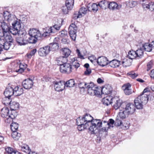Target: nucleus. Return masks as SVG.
Returning a JSON list of instances; mask_svg holds the SVG:
<instances>
[{
    "mask_svg": "<svg viewBox=\"0 0 154 154\" xmlns=\"http://www.w3.org/2000/svg\"><path fill=\"white\" fill-rule=\"evenodd\" d=\"M152 66V63L151 62H149L148 63L147 65V71H148L151 68Z\"/></svg>",
    "mask_w": 154,
    "mask_h": 154,
    "instance_id": "obj_64",
    "label": "nucleus"
},
{
    "mask_svg": "<svg viewBox=\"0 0 154 154\" xmlns=\"http://www.w3.org/2000/svg\"><path fill=\"white\" fill-rule=\"evenodd\" d=\"M78 86L80 88H86L87 86L88 83H87L83 82H79L78 83Z\"/></svg>",
    "mask_w": 154,
    "mask_h": 154,
    "instance_id": "obj_51",
    "label": "nucleus"
},
{
    "mask_svg": "<svg viewBox=\"0 0 154 154\" xmlns=\"http://www.w3.org/2000/svg\"><path fill=\"white\" fill-rule=\"evenodd\" d=\"M83 117L91 134L97 133L98 131L97 129L102 125L101 119H94L90 115L88 114L84 115Z\"/></svg>",
    "mask_w": 154,
    "mask_h": 154,
    "instance_id": "obj_1",
    "label": "nucleus"
},
{
    "mask_svg": "<svg viewBox=\"0 0 154 154\" xmlns=\"http://www.w3.org/2000/svg\"><path fill=\"white\" fill-rule=\"evenodd\" d=\"M62 54L64 55V57H66V58L71 53V51L70 50L67 48H64L62 49Z\"/></svg>",
    "mask_w": 154,
    "mask_h": 154,
    "instance_id": "obj_42",
    "label": "nucleus"
},
{
    "mask_svg": "<svg viewBox=\"0 0 154 154\" xmlns=\"http://www.w3.org/2000/svg\"><path fill=\"white\" fill-rule=\"evenodd\" d=\"M76 123L77 125H82L85 128H87V125L86 124L84 119L83 117H79L76 119Z\"/></svg>",
    "mask_w": 154,
    "mask_h": 154,
    "instance_id": "obj_25",
    "label": "nucleus"
},
{
    "mask_svg": "<svg viewBox=\"0 0 154 154\" xmlns=\"http://www.w3.org/2000/svg\"><path fill=\"white\" fill-rule=\"evenodd\" d=\"M139 49L143 51V50L147 52L151 51L152 49V44H150L149 43H146L143 44L142 47Z\"/></svg>",
    "mask_w": 154,
    "mask_h": 154,
    "instance_id": "obj_21",
    "label": "nucleus"
},
{
    "mask_svg": "<svg viewBox=\"0 0 154 154\" xmlns=\"http://www.w3.org/2000/svg\"><path fill=\"white\" fill-rule=\"evenodd\" d=\"M112 98L109 96H107L103 99L102 102L103 104L106 106H108L109 104L112 103Z\"/></svg>",
    "mask_w": 154,
    "mask_h": 154,
    "instance_id": "obj_29",
    "label": "nucleus"
},
{
    "mask_svg": "<svg viewBox=\"0 0 154 154\" xmlns=\"http://www.w3.org/2000/svg\"><path fill=\"white\" fill-rule=\"evenodd\" d=\"M29 37L28 36L27 38H26L27 44L28 43L33 44L35 43L38 40V38L30 36L29 35Z\"/></svg>",
    "mask_w": 154,
    "mask_h": 154,
    "instance_id": "obj_34",
    "label": "nucleus"
},
{
    "mask_svg": "<svg viewBox=\"0 0 154 154\" xmlns=\"http://www.w3.org/2000/svg\"><path fill=\"white\" fill-rule=\"evenodd\" d=\"M112 91V88L110 85H106L102 88V94L107 95L110 94Z\"/></svg>",
    "mask_w": 154,
    "mask_h": 154,
    "instance_id": "obj_19",
    "label": "nucleus"
},
{
    "mask_svg": "<svg viewBox=\"0 0 154 154\" xmlns=\"http://www.w3.org/2000/svg\"><path fill=\"white\" fill-rule=\"evenodd\" d=\"M108 2L106 0H102L98 3V5L102 9H105L107 6H108Z\"/></svg>",
    "mask_w": 154,
    "mask_h": 154,
    "instance_id": "obj_39",
    "label": "nucleus"
},
{
    "mask_svg": "<svg viewBox=\"0 0 154 154\" xmlns=\"http://www.w3.org/2000/svg\"><path fill=\"white\" fill-rule=\"evenodd\" d=\"M88 59L92 63L95 62L96 61L97 62V60L96 57L94 55H92L88 57Z\"/></svg>",
    "mask_w": 154,
    "mask_h": 154,
    "instance_id": "obj_60",
    "label": "nucleus"
},
{
    "mask_svg": "<svg viewBox=\"0 0 154 154\" xmlns=\"http://www.w3.org/2000/svg\"><path fill=\"white\" fill-rule=\"evenodd\" d=\"M98 4L93 3L91 6V10L94 11H97L98 10Z\"/></svg>",
    "mask_w": 154,
    "mask_h": 154,
    "instance_id": "obj_55",
    "label": "nucleus"
},
{
    "mask_svg": "<svg viewBox=\"0 0 154 154\" xmlns=\"http://www.w3.org/2000/svg\"><path fill=\"white\" fill-rule=\"evenodd\" d=\"M148 94H141L134 100L135 107L138 109L143 108V106L146 104L149 100Z\"/></svg>",
    "mask_w": 154,
    "mask_h": 154,
    "instance_id": "obj_2",
    "label": "nucleus"
},
{
    "mask_svg": "<svg viewBox=\"0 0 154 154\" xmlns=\"http://www.w3.org/2000/svg\"><path fill=\"white\" fill-rule=\"evenodd\" d=\"M33 84L32 81L30 79H25L22 82V85L26 89L31 88Z\"/></svg>",
    "mask_w": 154,
    "mask_h": 154,
    "instance_id": "obj_12",
    "label": "nucleus"
},
{
    "mask_svg": "<svg viewBox=\"0 0 154 154\" xmlns=\"http://www.w3.org/2000/svg\"><path fill=\"white\" fill-rule=\"evenodd\" d=\"M72 68L71 65L66 62L60 67V71L62 73L69 74L72 72Z\"/></svg>",
    "mask_w": 154,
    "mask_h": 154,
    "instance_id": "obj_9",
    "label": "nucleus"
},
{
    "mask_svg": "<svg viewBox=\"0 0 154 154\" xmlns=\"http://www.w3.org/2000/svg\"><path fill=\"white\" fill-rule=\"evenodd\" d=\"M74 3V0H66L65 2V6L69 9H72Z\"/></svg>",
    "mask_w": 154,
    "mask_h": 154,
    "instance_id": "obj_41",
    "label": "nucleus"
},
{
    "mask_svg": "<svg viewBox=\"0 0 154 154\" xmlns=\"http://www.w3.org/2000/svg\"><path fill=\"white\" fill-rule=\"evenodd\" d=\"M70 10H71V9H69L68 8H67V7L65 6L62 7V12L65 14H67L69 12V11Z\"/></svg>",
    "mask_w": 154,
    "mask_h": 154,
    "instance_id": "obj_59",
    "label": "nucleus"
},
{
    "mask_svg": "<svg viewBox=\"0 0 154 154\" xmlns=\"http://www.w3.org/2000/svg\"><path fill=\"white\" fill-rule=\"evenodd\" d=\"M101 120L103 124H105V125L107 126L109 128H110L111 127L112 128L113 127V125L115 121L112 119H110L109 120V122H108L106 121H103L102 119Z\"/></svg>",
    "mask_w": 154,
    "mask_h": 154,
    "instance_id": "obj_35",
    "label": "nucleus"
},
{
    "mask_svg": "<svg viewBox=\"0 0 154 154\" xmlns=\"http://www.w3.org/2000/svg\"><path fill=\"white\" fill-rule=\"evenodd\" d=\"M4 94L5 96L7 97H11L14 95V88L8 86L6 88L4 92Z\"/></svg>",
    "mask_w": 154,
    "mask_h": 154,
    "instance_id": "obj_15",
    "label": "nucleus"
},
{
    "mask_svg": "<svg viewBox=\"0 0 154 154\" xmlns=\"http://www.w3.org/2000/svg\"><path fill=\"white\" fill-rule=\"evenodd\" d=\"M1 38L3 39H5V41L4 42L10 43H11L13 42V38L9 34V35H8L6 33L5 34V36H3L2 37H1Z\"/></svg>",
    "mask_w": 154,
    "mask_h": 154,
    "instance_id": "obj_36",
    "label": "nucleus"
},
{
    "mask_svg": "<svg viewBox=\"0 0 154 154\" xmlns=\"http://www.w3.org/2000/svg\"><path fill=\"white\" fill-rule=\"evenodd\" d=\"M112 104L113 107L116 110H117L120 108L122 106V105H124V103L120 99L117 97H115L112 98Z\"/></svg>",
    "mask_w": 154,
    "mask_h": 154,
    "instance_id": "obj_10",
    "label": "nucleus"
},
{
    "mask_svg": "<svg viewBox=\"0 0 154 154\" xmlns=\"http://www.w3.org/2000/svg\"><path fill=\"white\" fill-rule=\"evenodd\" d=\"M67 59L66 57H64L63 56H60L56 58V63L60 66L61 65L67 62Z\"/></svg>",
    "mask_w": 154,
    "mask_h": 154,
    "instance_id": "obj_26",
    "label": "nucleus"
},
{
    "mask_svg": "<svg viewBox=\"0 0 154 154\" xmlns=\"http://www.w3.org/2000/svg\"><path fill=\"white\" fill-rule=\"evenodd\" d=\"M120 112H119V116H118L122 119H125L129 115L121 107L120 108Z\"/></svg>",
    "mask_w": 154,
    "mask_h": 154,
    "instance_id": "obj_33",
    "label": "nucleus"
},
{
    "mask_svg": "<svg viewBox=\"0 0 154 154\" xmlns=\"http://www.w3.org/2000/svg\"><path fill=\"white\" fill-rule=\"evenodd\" d=\"M137 4V2L136 1H132L129 2V5L130 8H133L135 7Z\"/></svg>",
    "mask_w": 154,
    "mask_h": 154,
    "instance_id": "obj_61",
    "label": "nucleus"
},
{
    "mask_svg": "<svg viewBox=\"0 0 154 154\" xmlns=\"http://www.w3.org/2000/svg\"><path fill=\"white\" fill-rule=\"evenodd\" d=\"M11 97H5L3 100V103L6 106L10 105L11 102Z\"/></svg>",
    "mask_w": 154,
    "mask_h": 154,
    "instance_id": "obj_45",
    "label": "nucleus"
},
{
    "mask_svg": "<svg viewBox=\"0 0 154 154\" xmlns=\"http://www.w3.org/2000/svg\"><path fill=\"white\" fill-rule=\"evenodd\" d=\"M16 40L19 45H24L27 44L26 38L20 36H17L16 38Z\"/></svg>",
    "mask_w": 154,
    "mask_h": 154,
    "instance_id": "obj_18",
    "label": "nucleus"
},
{
    "mask_svg": "<svg viewBox=\"0 0 154 154\" xmlns=\"http://www.w3.org/2000/svg\"><path fill=\"white\" fill-rule=\"evenodd\" d=\"M121 107L129 115L133 114L135 110V107L132 103H129L126 104L124 103Z\"/></svg>",
    "mask_w": 154,
    "mask_h": 154,
    "instance_id": "obj_7",
    "label": "nucleus"
},
{
    "mask_svg": "<svg viewBox=\"0 0 154 154\" xmlns=\"http://www.w3.org/2000/svg\"><path fill=\"white\" fill-rule=\"evenodd\" d=\"M4 16L5 19L9 22H11V21L14 20L16 19V17L14 16L11 15L8 11L4 12Z\"/></svg>",
    "mask_w": 154,
    "mask_h": 154,
    "instance_id": "obj_23",
    "label": "nucleus"
},
{
    "mask_svg": "<svg viewBox=\"0 0 154 154\" xmlns=\"http://www.w3.org/2000/svg\"><path fill=\"white\" fill-rule=\"evenodd\" d=\"M14 95L15 96H19L23 93V89L22 88L16 86L14 88Z\"/></svg>",
    "mask_w": 154,
    "mask_h": 154,
    "instance_id": "obj_27",
    "label": "nucleus"
},
{
    "mask_svg": "<svg viewBox=\"0 0 154 154\" xmlns=\"http://www.w3.org/2000/svg\"><path fill=\"white\" fill-rule=\"evenodd\" d=\"M48 46H46L44 47L39 48L38 51V53L39 55L41 57L46 56L49 53Z\"/></svg>",
    "mask_w": 154,
    "mask_h": 154,
    "instance_id": "obj_14",
    "label": "nucleus"
},
{
    "mask_svg": "<svg viewBox=\"0 0 154 154\" xmlns=\"http://www.w3.org/2000/svg\"><path fill=\"white\" fill-rule=\"evenodd\" d=\"M95 89H94L95 92L94 95H100V93L102 94V88L101 87H96L95 86Z\"/></svg>",
    "mask_w": 154,
    "mask_h": 154,
    "instance_id": "obj_50",
    "label": "nucleus"
},
{
    "mask_svg": "<svg viewBox=\"0 0 154 154\" xmlns=\"http://www.w3.org/2000/svg\"><path fill=\"white\" fill-rule=\"evenodd\" d=\"M59 35L61 38L65 37L67 36V32L66 30H63L59 32Z\"/></svg>",
    "mask_w": 154,
    "mask_h": 154,
    "instance_id": "obj_54",
    "label": "nucleus"
},
{
    "mask_svg": "<svg viewBox=\"0 0 154 154\" xmlns=\"http://www.w3.org/2000/svg\"><path fill=\"white\" fill-rule=\"evenodd\" d=\"M120 62L117 60H113L109 63H108L109 66L113 68H115L118 67L120 65Z\"/></svg>",
    "mask_w": 154,
    "mask_h": 154,
    "instance_id": "obj_32",
    "label": "nucleus"
},
{
    "mask_svg": "<svg viewBox=\"0 0 154 154\" xmlns=\"http://www.w3.org/2000/svg\"><path fill=\"white\" fill-rule=\"evenodd\" d=\"M37 50L36 48H34L29 53L27 54L26 55L27 57L29 58H30L32 56H34L35 53L36 52Z\"/></svg>",
    "mask_w": 154,
    "mask_h": 154,
    "instance_id": "obj_52",
    "label": "nucleus"
},
{
    "mask_svg": "<svg viewBox=\"0 0 154 154\" xmlns=\"http://www.w3.org/2000/svg\"><path fill=\"white\" fill-rule=\"evenodd\" d=\"M49 51H55L58 49V44L57 43H53L50 44L49 46H48Z\"/></svg>",
    "mask_w": 154,
    "mask_h": 154,
    "instance_id": "obj_31",
    "label": "nucleus"
},
{
    "mask_svg": "<svg viewBox=\"0 0 154 154\" xmlns=\"http://www.w3.org/2000/svg\"><path fill=\"white\" fill-rule=\"evenodd\" d=\"M69 34L70 38L73 41H75L76 36L77 27L74 23H71L69 27Z\"/></svg>",
    "mask_w": 154,
    "mask_h": 154,
    "instance_id": "obj_6",
    "label": "nucleus"
},
{
    "mask_svg": "<svg viewBox=\"0 0 154 154\" xmlns=\"http://www.w3.org/2000/svg\"><path fill=\"white\" fill-rule=\"evenodd\" d=\"M54 85V89L56 91H62L65 88V82L63 81L57 82L54 81L53 82Z\"/></svg>",
    "mask_w": 154,
    "mask_h": 154,
    "instance_id": "obj_11",
    "label": "nucleus"
},
{
    "mask_svg": "<svg viewBox=\"0 0 154 154\" xmlns=\"http://www.w3.org/2000/svg\"><path fill=\"white\" fill-rule=\"evenodd\" d=\"M11 128L12 131H16L18 128V125L15 122H12L11 125Z\"/></svg>",
    "mask_w": 154,
    "mask_h": 154,
    "instance_id": "obj_49",
    "label": "nucleus"
},
{
    "mask_svg": "<svg viewBox=\"0 0 154 154\" xmlns=\"http://www.w3.org/2000/svg\"><path fill=\"white\" fill-rule=\"evenodd\" d=\"M53 29H54L55 31L56 30H58L60 29L61 27V25L59 24H55L54 25L52 26Z\"/></svg>",
    "mask_w": 154,
    "mask_h": 154,
    "instance_id": "obj_62",
    "label": "nucleus"
},
{
    "mask_svg": "<svg viewBox=\"0 0 154 154\" xmlns=\"http://www.w3.org/2000/svg\"><path fill=\"white\" fill-rule=\"evenodd\" d=\"M128 74L133 79L135 78L138 75L137 73H135L133 71L130 72L128 73Z\"/></svg>",
    "mask_w": 154,
    "mask_h": 154,
    "instance_id": "obj_57",
    "label": "nucleus"
},
{
    "mask_svg": "<svg viewBox=\"0 0 154 154\" xmlns=\"http://www.w3.org/2000/svg\"><path fill=\"white\" fill-rule=\"evenodd\" d=\"M17 34H18V36H20L26 38H27L28 36H29V35L26 34V32L25 31H20V30L18 31V32Z\"/></svg>",
    "mask_w": 154,
    "mask_h": 154,
    "instance_id": "obj_47",
    "label": "nucleus"
},
{
    "mask_svg": "<svg viewBox=\"0 0 154 154\" xmlns=\"http://www.w3.org/2000/svg\"><path fill=\"white\" fill-rule=\"evenodd\" d=\"M11 136L15 140H18L20 137L21 134L16 131H12Z\"/></svg>",
    "mask_w": 154,
    "mask_h": 154,
    "instance_id": "obj_44",
    "label": "nucleus"
},
{
    "mask_svg": "<svg viewBox=\"0 0 154 154\" xmlns=\"http://www.w3.org/2000/svg\"><path fill=\"white\" fill-rule=\"evenodd\" d=\"M10 114H9V111L8 109L6 107L2 108L1 112V116L3 118H6L7 120L9 119H13L15 118L14 115L12 113V111H11Z\"/></svg>",
    "mask_w": 154,
    "mask_h": 154,
    "instance_id": "obj_4",
    "label": "nucleus"
},
{
    "mask_svg": "<svg viewBox=\"0 0 154 154\" xmlns=\"http://www.w3.org/2000/svg\"><path fill=\"white\" fill-rule=\"evenodd\" d=\"M131 88V84L128 83V84H125L122 86V89L124 90H126L127 89H130Z\"/></svg>",
    "mask_w": 154,
    "mask_h": 154,
    "instance_id": "obj_58",
    "label": "nucleus"
},
{
    "mask_svg": "<svg viewBox=\"0 0 154 154\" xmlns=\"http://www.w3.org/2000/svg\"><path fill=\"white\" fill-rule=\"evenodd\" d=\"M108 127L106 126L105 125V124H103V122H102V125L101 126L98 128L97 129L98 131L96 133H94L93 134H96L99 133L100 134H102L104 132H106L108 130Z\"/></svg>",
    "mask_w": 154,
    "mask_h": 154,
    "instance_id": "obj_22",
    "label": "nucleus"
},
{
    "mask_svg": "<svg viewBox=\"0 0 154 154\" xmlns=\"http://www.w3.org/2000/svg\"><path fill=\"white\" fill-rule=\"evenodd\" d=\"M19 103L15 101L11 102L10 105L11 109L14 111L17 109L19 108Z\"/></svg>",
    "mask_w": 154,
    "mask_h": 154,
    "instance_id": "obj_40",
    "label": "nucleus"
},
{
    "mask_svg": "<svg viewBox=\"0 0 154 154\" xmlns=\"http://www.w3.org/2000/svg\"><path fill=\"white\" fill-rule=\"evenodd\" d=\"M89 8H88L84 7H83L80 9L79 13H81L85 14L87 13L88 10V11H91V9H89Z\"/></svg>",
    "mask_w": 154,
    "mask_h": 154,
    "instance_id": "obj_53",
    "label": "nucleus"
},
{
    "mask_svg": "<svg viewBox=\"0 0 154 154\" xmlns=\"http://www.w3.org/2000/svg\"><path fill=\"white\" fill-rule=\"evenodd\" d=\"M86 88L88 94L91 95H94V89H95V87L93 83L91 82L88 83L87 86Z\"/></svg>",
    "mask_w": 154,
    "mask_h": 154,
    "instance_id": "obj_20",
    "label": "nucleus"
},
{
    "mask_svg": "<svg viewBox=\"0 0 154 154\" xmlns=\"http://www.w3.org/2000/svg\"><path fill=\"white\" fill-rule=\"evenodd\" d=\"M143 54V51L141 49H138L136 51L131 50L128 52L127 57L132 60L135 58L138 59L142 57Z\"/></svg>",
    "mask_w": 154,
    "mask_h": 154,
    "instance_id": "obj_3",
    "label": "nucleus"
},
{
    "mask_svg": "<svg viewBox=\"0 0 154 154\" xmlns=\"http://www.w3.org/2000/svg\"><path fill=\"white\" fill-rule=\"evenodd\" d=\"M12 27L10 29V33L13 35H16L20 30L21 26L19 21L15 20L12 23Z\"/></svg>",
    "mask_w": 154,
    "mask_h": 154,
    "instance_id": "obj_8",
    "label": "nucleus"
},
{
    "mask_svg": "<svg viewBox=\"0 0 154 154\" xmlns=\"http://www.w3.org/2000/svg\"><path fill=\"white\" fill-rule=\"evenodd\" d=\"M27 66V65L25 63H20L19 67V68L18 69H16V71L19 73H22L24 72Z\"/></svg>",
    "mask_w": 154,
    "mask_h": 154,
    "instance_id": "obj_37",
    "label": "nucleus"
},
{
    "mask_svg": "<svg viewBox=\"0 0 154 154\" xmlns=\"http://www.w3.org/2000/svg\"><path fill=\"white\" fill-rule=\"evenodd\" d=\"M28 33L30 36H33L38 38L40 37L42 35L40 31L34 28L30 29Z\"/></svg>",
    "mask_w": 154,
    "mask_h": 154,
    "instance_id": "obj_16",
    "label": "nucleus"
},
{
    "mask_svg": "<svg viewBox=\"0 0 154 154\" xmlns=\"http://www.w3.org/2000/svg\"><path fill=\"white\" fill-rule=\"evenodd\" d=\"M118 6L116 2H108L107 7L110 10H115L118 9Z\"/></svg>",
    "mask_w": 154,
    "mask_h": 154,
    "instance_id": "obj_30",
    "label": "nucleus"
},
{
    "mask_svg": "<svg viewBox=\"0 0 154 154\" xmlns=\"http://www.w3.org/2000/svg\"><path fill=\"white\" fill-rule=\"evenodd\" d=\"M122 120L120 117L117 116L115 121V125H116L117 126H119L121 125L122 124Z\"/></svg>",
    "mask_w": 154,
    "mask_h": 154,
    "instance_id": "obj_48",
    "label": "nucleus"
},
{
    "mask_svg": "<svg viewBox=\"0 0 154 154\" xmlns=\"http://www.w3.org/2000/svg\"><path fill=\"white\" fill-rule=\"evenodd\" d=\"M97 62L100 66H104L108 64V60L107 58L105 57H99L97 60Z\"/></svg>",
    "mask_w": 154,
    "mask_h": 154,
    "instance_id": "obj_13",
    "label": "nucleus"
},
{
    "mask_svg": "<svg viewBox=\"0 0 154 154\" xmlns=\"http://www.w3.org/2000/svg\"><path fill=\"white\" fill-rule=\"evenodd\" d=\"M20 149L23 151L29 153L31 150L28 146L26 144H23L21 146Z\"/></svg>",
    "mask_w": 154,
    "mask_h": 154,
    "instance_id": "obj_43",
    "label": "nucleus"
},
{
    "mask_svg": "<svg viewBox=\"0 0 154 154\" xmlns=\"http://www.w3.org/2000/svg\"><path fill=\"white\" fill-rule=\"evenodd\" d=\"M0 27L2 29V31L0 29V36L3 37L5 36L7 33L10 32V29L8 25L5 23L4 21L1 22L0 24Z\"/></svg>",
    "mask_w": 154,
    "mask_h": 154,
    "instance_id": "obj_5",
    "label": "nucleus"
},
{
    "mask_svg": "<svg viewBox=\"0 0 154 154\" xmlns=\"http://www.w3.org/2000/svg\"><path fill=\"white\" fill-rule=\"evenodd\" d=\"M75 84L74 80L71 79L65 83L64 85L65 87L71 88L73 87Z\"/></svg>",
    "mask_w": 154,
    "mask_h": 154,
    "instance_id": "obj_38",
    "label": "nucleus"
},
{
    "mask_svg": "<svg viewBox=\"0 0 154 154\" xmlns=\"http://www.w3.org/2000/svg\"><path fill=\"white\" fill-rule=\"evenodd\" d=\"M44 33L42 34V36L43 37H46L50 35L51 33H54L55 31L53 29L52 27H46L44 29Z\"/></svg>",
    "mask_w": 154,
    "mask_h": 154,
    "instance_id": "obj_17",
    "label": "nucleus"
},
{
    "mask_svg": "<svg viewBox=\"0 0 154 154\" xmlns=\"http://www.w3.org/2000/svg\"><path fill=\"white\" fill-rule=\"evenodd\" d=\"M143 6L144 8L149 9L151 11L154 10V2H146L142 3Z\"/></svg>",
    "mask_w": 154,
    "mask_h": 154,
    "instance_id": "obj_24",
    "label": "nucleus"
},
{
    "mask_svg": "<svg viewBox=\"0 0 154 154\" xmlns=\"http://www.w3.org/2000/svg\"><path fill=\"white\" fill-rule=\"evenodd\" d=\"M124 91L125 94L126 95H129L132 93V91L130 88Z\"/></svg>",
    "mask_w": 154,
    "mask_h": 154,
    "instance_id": "obj_63",
    "label": "nucleus"
},
{
    "mask_svg": "<svg viewBox=\"0 0 154 154\" xmlns=\"http://www.w3.org/2000/svg\"><path fill=\"white\" fill-rule=\"evenodd\" d=\"M5 149L6 152L8 153V154H11V153L14 151L13 150V148L9 147H5Z\"/></svg>",
    "mask_w": 154,
    "mask_h": 154,
    "instance_id": "obj_56",
    "label": "nucleus"
},
{
    "mask_svg": "<svg viewBox=\"0 0 154 154\" xmlns=\"http://www.w3.org/2000/svg\"><path fill=\"white\" fill-rule=\"evenodd\" d=\"M11 45V44L10 43H8L7 42H4L3 43V44H2L1 42H0V45L2 47H3V48L5 50H8L9 48L10 47Z\"/></svg>",
    "mask_w": 154,
    "mask_h": 154,
    "instance_id": "obj_46",
    "label": "nucleus"
},
{
    "mask_svg": "<svg viewBox=\"0 0 154 154\" xmlns=\"http://www.w3.org/2000/svg\"><path fill=\"white\" fill-rule=\"evenodd\" d=\"M132 61V60L127 57L123 60L122 61V64L124 67L129 66L131 65Z\"/></svg>",
    "mask_w": 154,
    "mask_h": 154,
    "instance_id": "obj_28",
    "label": "nucleus"
}]
</instances>
